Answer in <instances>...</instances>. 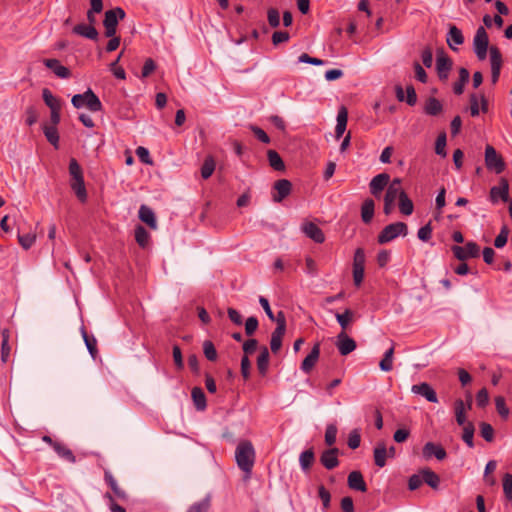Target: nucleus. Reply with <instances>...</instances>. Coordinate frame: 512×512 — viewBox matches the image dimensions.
I'll use <instances>...</instances> for the list:
<instances>
[{"label":"nucleus","mask_w":512,"mask_h":512,"mask_svg":"<svg viewBox=\"0 0 512 512\" xmlns=\"http://www.w3.org/2000/svg\"><path fill=\"white\" fill-rule=\"evenodd\" d=\"M238 467L249 477L255 462V450L250 441H240L235 450Z\"/></svg>","instance_id":"1"},{"label":"nucleus","mask_w":512,"mask_h":512,"mask_svg":"<svg viewBox=\"0 0 512 512\" xmlns=\"http://www.w3.org/2000/svg\"><path fill=\"white\" fill-rule=\"evenodd\" d=\"M71 102L77 109L86 107L91 112H99L102 110L100 99L91 89L86 90L82 94L74 95Z\"/></svg>","instance_id":"2"},{"label":"nucleus","mask_w":512,"mask_h":512,"mask_svg":"<svg viewBox=\"0 0 512 512\" xmlns=\"http://www.w3.org/2000/svg\"><path fill=\"white\" fill-rule=\"evenodd\" d=\"M125 15V11L121 7H115L105 12L103 26L106 37L116 35L118 23L125 18Z\"/></svg>","instance_id":"3"},{"label":"nucleus","mask_w":512,"mask_h":512,"mask_svg":"<svg viewBox=\"0 0 512 512\" xmlns=\"http://www.w3.org/2000/svg\"><path fill=\"white\" fill-rule=\"evenodd\" d=\"M408 233L407 225L404 222L391 223L384 227L378 235V242L380 244L388 243L398 236H406Z\"/></svg>","instance_id":"4"},{"label":"nucleus","mask_w":512,"mask_h":512,"mask_svg":"<svg viewBox=\"0 0 512 512\" xmlns=\"http://www.w3.org/2000/svg\"><path fill=\"white\" fill-rule=\"evenodd\" d=\"M489 46V39L484 27L480 26L473 38V50L475 55L480 61H483L487 57V50Z\"/></svg>","instance_id":"5"},{"label":"nucleus","mask_w":512,"mask_h":512,"mask_svg":"<svg viewBox=\"0 0 512 512\" xmlns=\"http://www.w3.org/2000/svg\"><path fill=\"white\" fill-rule=\"evenodd\" d=\"M485 164L487 169L494 171L496 174L502 173L505 169L502 157L491 145H487L485 148Z\"/></svg>","instance_id":"6"},{"label":"nucleus","mask_w":512,"mask_h":512,"mask_svg":"<svg viewBox=\"0 0 512 512\" xmlns=\"http://www.w3.org/2000/svg\"><path fill=\"white\" fill-rule=\"evenodd\" d=\"M451 250L454 256L460 261H465L469 258H477L480 255V247L473 241L467 242L465 246L455 245Z\"/></svg>","instance_id":"7"},{"label":"nucleus","mask_w":512,"mask_h":512,"mask_svg":"<svg viewBox=\"0 0 512 512\" xmlns=\"http://www.w3.org/2000/svg\"><path fill=\"white\" fill-rule=\"evenodd\" d=\"M489 199L493 204L498 203L500 200L503 202L509 200V184L505 178H501L499 185L493 186L490 189Z\"/></svg>","instance_id":"8"},{"label":"nucleus","mask_w":512,"mask_h":512,"mask_svg":"<svg viewBox=\"0 0 512 512\" xmlns=\"http://www.w3.org/2000/svg\"><path fill=\"white\" fill-rule=\"evenodd\" d=\"M489 53L491 65V80L492 83L495 84L499 80L503 60L501 52L496 46H491L489 48Z\"/></svg>","instance_id":"9"},{"label":"nucleus","mask_w":512,"mask_h":512,"mask_svg":"<svg viewBox=\"0 0 512 512\" xmlns=\"http://www.w3.org/2000/svg\"><path fill=\"white\" fill-rule=\"evenodd\" d=\"M104 480L112 490L113 497L115 496L121 501H127L129 499L128 493L118 485L116 479L109 470H105Z\"/></svg>","instance_id":"10"},{"label":"nucleus","mask_w":512,"mask_h":512,"mask_svg":"<svg viewBox=\"0 0 512 512\" xmlns=\"http://www.w3.org/2000/svg\"><path fill=\"white\" fill-rule=\"evenodd\" d=\"M389 181L390 176L387 173H380L373 177L369 184L371 194L379 197L384 188L390 184Z\"/></svg>","instance_id":"11"},{"label":"nucleus","mask_w":512,"mask_h":512,"mask_svg":"<svg viewBox=\"0 0 512 512\" xmlns=\"http://www.w3.org/2000/svg\"><path fill=\"white\" fill-rule=\"evenodd\" d=\"M402 180L400 178H394L387 187L384 200L395 203V201L401 198L405 191L402 189Z\"/></svg>","instance_id":"12"},{"label":"nucleus","mask_w":512,"mask_h":512,"mask_svg":"<svg viewBox=\"0 0 512 512\" xmlns=\"http://www.w3.org/2000/svg\"><path fill=\"white\" fill-rule=\"evenodd\" d=\"M411 391L414 394L420 395L424 397L427 401L432 403H437L438 398L435 390L431 387L430 384L423 382L420 384H415L411 387Z\"/></svg>","instance_id":"13"},{"label":"nucleus","mask_w":512,"mask_h":512,"mask_svg":"<svg viewBox=\"0 0 512 512\" xmlns=\"http://www.w3.org/2000/svg\"><path fill=\"white\" fill-rule=\"evenodd\" d=\"M336 346L339 350V353L343 356H346L356 349V342L345 332H341L337 336Z\"/></svg>","instance_id":"14"},{"label":"nucleus","mask_w":512,"mask_h":512,"mask_svg":"<svg viewBox=\"0 0 512 512\" xmlns=\"http://www.w3.org/2000/svg\"><path fill=\"white\" fill-rule=\"evenodd\" d=\"M302 232L316 243H323L325 236L323 231L313 222H304L301 226Z\"/></svg>","instance_id":"15"},{"label":"nucleus","mask_w":512,"mask_h":512,"mask_svg":"<svg viewBox=\"0 0 512 512\" xmlns=\"http://www.w3.org/2000/svg\"><path fill=\"white\" fill-rule=\"evenodd\" d=\"M338 448H330L322 452L320 456L321 464L328 470H332L339 465Z\"/></svg>","instance_id":"16"},{"label":"nucleus","mask_w":512,"mask_h":512,"mask_svg":"<svg viewBox=\"0 0 512 512\" xmlns=\"http://www.w3.org/2000/svg\"><path fill=\"white\" fill-rule=\"evenodd\" d=\"M451 68V59L446 54H444V52L438 53L436 59V69L441 80H446L448 78V74Z\"/></svg>","instance_id":"17"},{"label":"nucleus","mask_w":512,"mask_h":512,"mask_svg":"<svg viewBox=\"0 0 512 512\" xmlns=\"http://www.w3.org/2000/svg\"><path fill=\"white\" fill-rule=\"evenodd\" d=\"M274 189L276 194L273 195V201L276 203H280L284 198H286L292 189V184L287 179H280L274 183Z\"/></svg>","instance_id":"18"},{"label":"nucleus","mask_w":512,"mask_h":512,"mask_svg":"<svg viewBox=\"0 0 512 512\" xmlns=\"http://www.w3.org/2000/svg\"><path fill=\"white\" fill-rule=\"evenodd\" d=\"M320 356V344L316 343L310 353L305 357L301 363V370L308 374L311 372L313 367L316 365Z\"/></svg>","instance_id":"19"},{"label":"nucleus","mask_w":512,"mask_h":512,"mask_svg":"<svg viewBox=\"0 0 512 512\" xmlns=\"http://www.w3.org/2000/svg\"><path fill=\"white\" fill-rule=\"evenodd\" d=\"M446 42L450 49L456 51L458 49L457 47L464 43L462 31L456 26L451 25L446 36Z\"/></svg>","instance_id":"20"},{"label":"nucleus","mask_w":512,"mask_h":512,"mask_svg":"<svg viewBox=\"0 0 512 512\" xmlns=\"http://www.w3.org/2000/svg\"><path fill=\"white\" fill-rule=\"evenodd\" d=\"M43 63L61 79H67L71 76V71L67 67L61 65L57 59H44Z\"/></svg>","instance_id":"21"},{"label":"nucleus","mask_w":512,"mask_h":512,"mask_svg":"<svg viewBox=\"0 0 512 512\" xmlns=\"http://www.w3.org/2000/svg\"><path fill=\"white\" fill-rule=\"evenodd\" d=\"M423 455L426 458H431L432 456H435L438 460H443L446 458L447 453L445 449L437 445L433 442H427L423 447Z\"/></svg>","instance_id":"22"},{"label":"nucleus","mask_w":512,"mask_h":512,"mask_svg":"<svg viewBox=\"0 0 512 512\" xmlns=\"http://www.w3.org/2000/svg\"><path fill=\"white\" fill-rule=\"evenodd\" d=\"M348 486L350 489L365 492L367 490V485L364 481L363 475L359 471H352L348 475Z\"/></svg>","instance_id":"23"},{"label":"nucleus","mask_w":512,"mask_h":512,"mask_svg":"<svg viewBox=\"0 0 512 512\" xmlns=\"http://www.w3.org/2000/svg\"><path fill=\"white\" fill-rule=\"evenodd\" d=\"M73 33L90 40L98 39V31L90 24H77L73 28Z\"/></svg>","instance_id":"24"},{"label":"nucleus","mask_w":512,"mask_h":512,"mask_svg":"<svg viewBox=\"0 0 512 512\" xmlns=\"http://www.w3.org/2000/svg\"><path fill=\"white\" fill-rule=\"evenodd\" d=\"M139 219L146 223L150 228H157V221L153 210L147 205H141L138 212Z\"/></svg>","instance_id":"25"},{"label":"nucleus","mask_w":512,"mask_h":512,"mask_svg":"<svg viewBox=\"0 0 512 512\" xmlns=\"http://www.w3.org/2000/svg\"><path fill=\"white\" fill-rule=\"evenodd\" d=\"M468 409H466V404L462 399H456L454 402V413H455V420L459 426H463L467 424L469 421L466 419V412Z\"/></svg>","instance_id":"26"},{"label":"nucleus","mask_w":512,"mask_h":512,"mask_svg":"<svg viewBox=\"0 0 512 512\" xmlns=\"http://www.w3.org/2000/svg\"><path fill=\"white\" fill-rule=\"evenodd\" d=\"M347 119H348V112L345 107H341L337 114V124L335 128V135L336 138L339 139L342 137L346 130L347 126Z\"/></svg>","instance_id":"27"},{"label":"nucleus","mask_w":512,"mask_h":512,"mask_svg":"<svg viewBox=\"0 0 512 512\" xmlns=\"http://www.w3.org/2000/svg\"><path fill=\"white\" fill-rule=\"evenodd\" d=\"M53 449L57 453V455L63 460L69 463H75L76 458L71 449H69L66 445L61 442L53 443Z\"/></svg>","instance_id":"28"},{"label":"nucleus","mask_w":512,"mask_h":512,"mask_svg":"<svg viewBox=\"0 0 512 512\" xmlns=\"http://www.w3.org/2000/svg\"><path fill=\"white\" fill-rule=\"evenodd\" d=\"M375 465L382 468L386 465V458L388 457V452L385 444L383 442L378 443L373 451Z\"/></svg>","instance_id":"29"},{"label":"nucleus","mask_w":512,"mask_h":512,"mask_svg":"<svg viewBox=\"0 0 512 512\" xmlns=\"http://www.w3.org/2000/svg\"><path fill=\"white\" fill-rule=\"evenodd\" d=\"M269 351L267 347H262L260 350V354L257 358V368L261 375H266L269 367Z\"/></svg>","instance_id":"30"},{"label":"nucleus","mask_w":512,"mask_h":512,"mask_svg":"<svg viewBox=\"0 0 512 512\" xmlns=\"http://www.w3.org/2000/svg\"><path fill=\"white\" fill-rule=\"evenodd\" d=\"M374 201L370 198L366 199L361 207V218L364 223H370L374 216Z\"/></svg>","instance_id":"31"},{"label":"nucleus","mask_w":512,"mask_h":512,"mask_svg":"<svg viewBox=\"0 0 512 512\" xmlns=\"http://www.w3.org/2000/svg\"><path fill=\"white\" fill-rule=\"evenodd\" d=\"M191 396L196 409L203 411L207 406L206 397L203 390L200 387H194L192 389Z\"/></svg>","instance_id":"32"},{"label":"nucleus","mask_w":512,"mask_h":512,"mask_svg":"<svg viewBox=\"0 0 512 512\" xmlns=\"http://www.w3.org/2000/svg\"><path fill=\"white\" fill-rule=\"evenodd\" d=\"M443 106L441 102L434 98L430 97L425 103L424 111L427 115L436 116L442 112Z\"/></svg>","instance_id":"33"},{"label":"nucleus","mask_w":512,"mask_h":512,"mask_svg":"<svg viewBox=\"0 0 512 512\" xmlns=\"http://www.w3.org/2000/svg\"><path fill=\"white\" fill-rule=\"evenodd\" d=\"M43 133H44L47 141L51 145H53L55 148H58L59 134H58L57 127H55L54 125L45 124L43 126Z\"/></svg>","instance_id":"34"},{"label":"nucleus","mask_w":512,"mask_h":512,"mask_svg":"<svg viewBox=\"0 0 512 512\" xmlns=\"http://www.w3.org/2000/svg\"><path fill=\"white\" fill-rule=\"evenodd\" d=\"M470 77L469 71L462 67L459 70V80L454 83L453 91L455 94L460 95L464 91V86L468 82Z\"/></svg>","instance_id":"35"},{"label":"nucleus","mask_w":512,"mask_h":512,"mask_svg":"<svg viewBox=\"0 0 512 512\" xmlns=\"http://www.w3.org/2000/svg\"><path fill=\"white\" fill-rule=\"evenodd\" d=\"M423 481L433 489H437L440 484L439 476L432 470L426 468L421 470Z\"/></svg>","instance_id":"36"},{"label":"nucleus","mask_w":512,"mask_h":512,"mask_svg":"<svg viewBox=\"0 0 512 512\" xmlns=\"http://www.w3.org/2000/svg\"><path fill=\"white\" fill-rule=\"evenodd\" d=\"M42 98L50 110H61V103L59 99L56 98L49 89H43Z\"/></svg>","instance_id":"37"},{"label":"nucleus","mask_w":512,"mask_h":512,"mask_svg":"<svg viewBox=\"0 0 512 512\" xmlns=\"http://www.w3.org/2000/svg\"><path fill=\"white\" fill-rule=\"evenodd\" d=\"M71 189L74 191L76 197L80 202H86L87 200V191L85 187L84 180L80 181H71L70 182Z\"/></svg>","instance_id":"38"},{"label":"nucleus","mask_w":512,"mask_h":512,"mask_svg":"<svg viewBox=\"0 0 512 512\" xmlns=\"http://www.w3.org/2000/svg\"><path fill=\"white\" fill-rule=\"evenodd\" d=\"M269 165L276 171H282L285 169L284 162L280 155L275 150H269L267 152Z\"/></svg>","instance_id":"39"},{"label":"nucleus","mask_w":512,"mask_h":512,"mask_svg":"<svg viewBox=\"0 0 512 512\" xmlns=\"http://www.w3.org/2000/svg\"><path fill=\"white\" fill-rule=\"evenodd\" d=\"M314 459L315 456L312 448L303 451L299 457V463L302 470L307 471L313 464Z\"/></svg>","instance_id":"40"},{"label":"nucleus","mask_w":512,"mask_h":512,"mask_svg":"<svg viewBox=\"0 0 512 512\" xmlns=\"http://www.w3.org/2000/svg\"><path fill=\"white\" fill-rule=\"evenodd\" d=\"M211 506V497L210 495H206L200 501L193 503L187 512H207Z\"/></svg>","instance_id":"41"},{"label":"nucleus","mask_w":512,"mask_h":512,"mask_svg":"<svg viewBox=\"0 0 512 512\" xmlns=\"http://www.w3.org/2000/svg\"><path fill=\"white\" fill-rule=\"evenodd\" d=\"M69 174L71 176V181L84 180L82 168L74 158H71L69 162Z\"/></svg>","instance_id":"42"},{"label":"nucleus","mask_w":512,"mask_h":512,"mask_svg":"<svg viewBox=\"0 0 512 512\" xmlns=\"http://www.w3.org/2000/svg\"><path fill=\"white\" fill-rule=\"evenodd\" d=\"M285 332L280 331V329H275L272 332L271 340H270V348L273 353H277L282 346V338Z\"/></svg>","instance_id":"43"},{"label":"nucleus","mask_w":512,"mask_h":512,"mask_svg":"<svg viewBox=\"0 0 512 512\" xmlns=\"http://www.w3.org/2000/svg\"><path fill=\"white\" fill-rule=\"evenodd\" d=\"M474 433L475 428L472 422H468L467 424L463 425L462 439L470 448L474 447Z\"/></svg>","instance_id":"44"},{"label":"nucleus","mask_w":512,"mask_h":512,"mask_svg":"<svg viewBox=\"0 0 512 512\" xmlns=\"http://www.w3.org/2000/svg\"><path fill=\"white\" fill-rule=\"evenodd\" d=\"M150 239V235L147 232V230L141 226L138 225L135 229V240L141 247H146Z\"/></svg>","instance_id":"45"},{"label":"nucleus","mask_w":512,"mask_h":512,"mask_svg":"<svg viewBox=\"0 0 512 512\" xmlns=\"http://www.w3.org/2000/svg\"><path fill=\"white\" fill-rule=\"evenodd\" d=\"M399 209L400 212L406 216L411 215L414 210V205L411 199L407 196V194H402L399 199Z\"/></svg>","instance_id":"46"},{"label":"nucleus","mask_w":512,"mask_h":512,"mask_svg":"<svg viewBox=\"0 0 512 512\" xmlns=\"http://www.w3.org/2000/svg\"><path fill=\"white\" fill-rule=\"evenodd\" d=\"M435 153L441 157H446L447 156V152H446V133L445 132H441L437 139H436V143H435Z\"/></svg>","instance_id":"47"},{"label":"nucleus","mask_w":512,"mask_h":512,"mask_svg":"<svg viewBox=\"0 0 512 512\" xmlns=\"http://www.w3.org/2000/svg\"><path fill=\"white\" fill-rule=\"evenodd\" d=\"M354 316V313L350 309H346L343 313H337L336 314V320L339 323V325L342 327V329H346L352 320Z\"/></svg>","instance_id":"48"},{"label":"nucleus","mask_w":512,"mask_h":512,"mask_svg":"<svg viewBox=\"0 0 512 512\" xmlns=\"http://www.w3.org/2000/svg\"><path fill=\"white\" fill-rule=\"evenodd\" d=\"M215 170V162L212 157H207L201 167V176L208 179Z\"/></svg>","instance_id":"49"},{"label":"nucleus","mask_w":512,"mask_h":512,"mask_svg":"<svg viewBox=\"0 0 512 512\" xmlns=\"http://www.w3.org/2000/svg\"><path fill=\"white\" fill-rule=\"evenodd\" d=\"M495 406L498 414L506 419L509 416V408L506 406L505 398L503 396H497L495 398Z\"/></svg>","instance_id":"50"},{"label":"nucleus","mask_w":512,"mask_h":512,"mask_svg":"<svg viewBox=\"0 0 512 512\" xmlns=\"http://www.w3.org/2000/svg\"><path fill=\"white\" fill-rule=\"evenodd\" d=\"M82 336L90 355L95 358L97 354L96 339L94 337H89L84 329H82Z\"/></svg>","instance_id":"51"},{"label":"nucleus","mask_w":512,"mask_h":512,"mask_svg":"<svg viewBox=\"0 0 512 512\" xmlns=\"http://www.w3.org/2000/svg\"><path fill=\"white\" fill-rule=\"evenodd\" d=\"M337 427L334 424H329L325 431V442L328 446H332L336 442Z\"/></svg>","instance_id":"52"},{"label":"nucleus","mask_w":512,"mask_h":512,"mask_svg":"<svg viewBox=\"0 0 512 512\" xmlns=\"http://www.w3.org/2000/svg\"><path fill=\"white\" fill-rule=\"evenodd\" d=\"M503 492L505 497L512 501V475L509 473L504 474L503 476Z\"/></svg>","instance_id":"53"},{"label":"nucleus","mask_w":512,"mask_h":512,"mask_svg":"<svg viewBox=\"0 0 512 512\" xmlns=\"http://www.w3.org/2000/svg\"><path fill=\"white\" fill-rule=\"evenodd\" d=\"M480 433L481 436L487 441L491 442L494 439V429L493 427L486 422H482L480 424Z\"/></svg>","instance_id":"54"},{"label":"nucleus","mask_w":512,"mask_h":512,"mask_svg":"<svg viewBox=\"0 0 512 512\" xmlns=\"http://www.w3.org/2000/svg\"><path fill=\"white\" fill-rule=\"evenodd\" d=\"M203 352L205 357L210 361L217 359V351L214 344L211 341H205L203 344Z\"/></svg>","instance_id":"55"},{"label":"nucleus","mask_w":512,"mask_h":512,"mask_svg":"<svg viewBox=\"0 0 512 512\" xmlns=\"http://www.w3.org/2000/svg\"><path fill=\"white\" fill-rule=\"evenodd\" d=\"M509 230L506 226H503L499 235L494 240V246L496 248H502L506 245L508 240Z\"/></svg>","instance_id":"56"},{"label":"nucleus","mask_w":512,"mask_h":512,"mask_svg":"<svg viewBox=\"0 0 512 512\" xmlns=\"http://www.w3.org/2000/svg\"><path fill=\"white\" fill-rule=\"evenodd\" d=\"M432 230L431 222H428L418 230L417 236L421 241L427 242L432 237Z\"/></svg>","instance_id":"57"},{"label":"nucleus","mask_w":512,"mask_h":512,"mask_svg":"<svg viewBox=\"0 0 512 512\" xmlns=\"http://www.w3.org/2000/svg\"><path fill=\"white\" fill-rule=\"evenodd\" d=\"M35 235L34 234H31V233H27V234H18V240H19V243L20 245L25 249H29L35 242Z\"/></svg>","instance_id":"58"},{"label":"nucleus","mask_w":512,"mask_h":512,"mask_svg":"<svg viewBox=\"0 0 512 512\" xmlns=\"http://www.w3.org/2000/svg\"><path fill=\"white\" fill-rule=\"evenodd\" d=\"M361 437L357 429L352 430L348 436V446L351 449H357L360 446Z\"/></svg>","instance_id":"59"},{"label":"nucleus","mask_w":512,"mask_h":512,"mask_svg":"<svg viewBox=\"0 0 512 512\" xmlns=\"http://www.w3.org/2000/svg\"><path fill=\"white\" fill-rule=\"evenodd\" d=\"M318 496L322 501L323 508L324 509L329 508L330 501H331V495H330V492L323 485H320L318 487Z\"/></svg>","instance_id":"60"},{"label":"nucleus","mask_w":512,"mask_h":512,"mask_svg":"<svg viewBox=\"0 0 512 512\" xmlns=\"http://www.w3.org/2000/svg\"><path fill=\"white\" fill-rule=\"evenodd\" d=\"M476 403L481 408H484L489 403V394L486 388H482L478 391Z\"/></svg>","instance_id":"61"},{"label":"nucleus","mask_w":512,"mask_h":512,"mask_svg":"<svg viewBox=\"0 0 512 512\" xmlns=\"http://www.w3.org/2000/svg\"><path fill=\"white\" fill-rule=\"evenodd\" d=\"M258 328V320L256 317L251 316L245 322V332L248 336H252Z\"/></svg>","instance_id":"62"},{"label":"nucleus","mask_w":512,"mask_h":512,"mask_svg":"<svg viewBox=\"0 0 512 512\" xmlns=\"http://www.w3.org/2000/svg\"><path fill=\"white\" fill-rule=\"evenodd\" d=\"M267 14L269 25L273 28L278 27L280 25V15L278 10L275 8H270Z\"/></svg>","instance_id":"63"},{"label":"nucleus","mask_w":512,"mask_h":512,"mask_svg":"<svg viewBox=\"0 0 512 512\" xmlns=\"http://www.w3.org/2000/svg\"><path fill=\"white\" fill-rule=\"evenodd\" d=\"M104 498L108 501L109 509L111 512H126V510L122 506L116 503L111 493L107 492L104 495Z\"/></svg>","instance_id":"64"}]
</instances>
